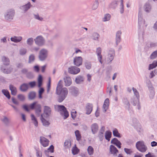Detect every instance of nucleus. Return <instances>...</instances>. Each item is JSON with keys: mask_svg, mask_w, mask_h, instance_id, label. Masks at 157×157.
<instances>
[{"mask_svg": "<svg viewBox=\"0 0 157 157\" xmlns=\"http://www.w3.org/2000/svg\"><path fill=\"white\" fill-rule=\"evenodd\" d=\"M31 120L33 121L34 125L36 127L37 126H38V122L36 118L33 114H31Z\"/></svg>", "mask_w": 157, "mask_h": 157, "instance_id": "41", "label": "nucleus"}, {"mask_svg": "<svg viewBox=\"0 0 157 157\" xmlns=\"http://www.w3.org/2000/svg\"><path fill=\"white\" fill-rule=\"evenodd\" d=\"M91 128L93 134H94L98 132L99 127L97 123H94L91 125Z\"/></svg>", "mask_w": 157, "mask_h": 157, "instance_id": "17", "label": "nucleus"}, {"mask_svg": "<svg viewBox=\"0 0 157 157\" xmlns=\"http://www.w3.org/2000/svg\"><path fill=\"white\" fill-rule=\"evenodd\" d=\"M40 119L42 123H43V125L46 126L48 127L49 125L50 124V123L48 121H46L43 117V114H42L41 115Z\"/></svg>", "mask_w": 157, "mask_h": 157, "instance_id": "30", "label": "nucleus"}, {"mask_svg": "<svg viewBox=\"0 0 157 157\" xmlns=\"http://www.w3.org/2000/svg\"><path fill=\"white\" fill-rule=\"evenodd\" d=\"M44 111V113L46 117H48L51 114V109L48 106H45Z\"/></svg>", "mask_w": 157, "mask_h": 157, "instance_id": "14", "label": "nucleus"}, {"mask_svg": "<svg viewBox=\"0 0 157 157\" xmlns=\"http://www.w3.org/2000/svg\"><path fill=\"white\" fill-rule=\"evenodd\" d=\"M157 66V61H154L152 64H150L149 65L148 70H151L155 68Z\"/></svg>", "mask_w": 157, "mask_h": 157, "instance_id": "40", "label": "nucleus"}, {"mask_svg": "<svg viewBox=\"0 0 157 157\" xmlns=\"http://www.w3.org/2000/svg\"><path fill=\"white\" fill-rule=\"evenodd\" d=\"M36 92L34 91H31L29 92L28 94V98L29 100H33L36 97Z\"/></svg>", "mask_w": 157, "mask_h": 157, "instance_id": "31", "label": "nucleus"}, {"mask_svg": "<svg viewBox=\"0 0 157 157\" xmlns=\"http://www.w3.org/2000/svg\"><path fill=\"white\" fill-rule=\"evenodd\" d=\"M85 65L86 68L88 70L90 69L91 68L92 64L90 62L86 61L85 62Z\"/></svg>", "mask_w": 157, "mask_h": 157, "instance_id": "43", "label": "nucleus"}, {"mask_svg": "<svg viewBox=\"0 0 157 157\" xmlns=\"http://www.w3.org/2000/svg\"><path fill=\"white\" fill-rule=\"evenodd\" d=\"M27 50L26 49L23 48L19 50V54L20 55L23 56L26 54Z\"/></svg>", "mask_w": 157, "mask_h": 157, "instance_id": "55", "label": "nucleus"}, {"mask_svg": "<svg viewBox=\"0 0 157 157\" xmlns=\"http://www.w3.org/2000/svg\"><path fill=\"white\" fill-rule=\"evenodd\" d=\"M49 142V141L45 137L43 136L40 137V142L44 147L48 146Z\"/></svg>", "mask_w": 157, "mask_h": 157, "instance_id": "13", "label": "nucleus"}, {"mask_svg": "<svg viewBox=\"0 0 157 157\" xmlns=\"http://www.w3.org/2000/svg\"><path fill=\"white\" fill-rule=\"evenodd\" d=\"M93 109V105L92 104L88 103L87 104L86 107V114H90L91 112Z\"/></svg>", "mask_w": 157, "mask_h": 157, "instance_id": "19", "label": "nucleus"}, {"mask_svg": "<svg viewBox=\"0 0 157 157\" xmlns=\"http://www.w3.org/2000/svg\"><path fill=\"white\" fill-rule=\"evenodd\" d=\"M11 66L7 67L6 66H2L1 68L2 71L4 73L8 74L10 73L13 70Z\"/></svg>", "mask_w": 157, "mask_h": 157, "instance_id": "12", "label": "nucleus"}, {"mask_svg": "<svg viewBox=\"0 0 157 157\" xmlns=\"http://www.w3.org/2000/svg\"><path fill=\"white\" fill-rule=\"evenodd\" d=\"M99 36L100 35L99 34L97 33L94 32L93 34L92 37H93V39L94 40H98Z\"/></svg>", "mask_w": 157, "mask_h": 157, "instance_id": "48", "label": "nucleus"}, {"mask_svg": "<svg viewBox=\"0 0 157 157\" xmlns=\"http://www.w3.org/2000/svg\"><path fill=\"white\" fill-rule=\"evenodd\" d=\"M119 2L118 0H114L112 1L109 5L110 9H115L117 6Z\"/></svg>", "mask_w": 157, "mask_h": 157, "instance_id": "16", "label": "nucleus"}, {"mask_svg": "<svg viewBox=\"0 0 157 157\" xmlns=\"http://www.w3.org/2000/svg\"><path fill=\"white\" fill-rule=\"evenodd\" d=\"M2 60L3 64L6 66L9 65L10 63V61L9 59L5 56H3L2 57Z\"/></svg>", "mask_w": 157, "mask_h": 157, "instance_id": "28", "label": "nucleus"}, {"mask_svg": "<svg viewBox=\"0 0 157 157\" xmlns=\"http://www.w3.org/2000/svg\"><path fill=\"white\" fill-rule=\"evenodd\" d=\"M124 150L125 152L127 154H130L131 153H132V151L130 149L127 148H124Z\"/></svg>", "mask_w": 157, "mask_h": 157, "instance_id": "62", "label": "nucleus"}, {"mask_svg": "<svg viewBox=\"0 0 157 157\" xmlns=\"http://www.w3.org/2000/svg\"><path fill=\"white\" fill-rule=\"evenodd\" d=\"M87 151L90 155H92L94 153V149L91 146H89L87 149Z\"/></svg>", "mask_w": 157, "mask_h": 157, "instance_id": "46", "label": "nucleus"}, {"mask_svg": "<svg viewBox=\"0 0 157 157\" xmlns=\"http://www.w3.org/2000/svg\"><path fill=\"white\" fill-rule=\"evenodd\" d=\"M65 86H70L72 83V80L71 78L66 77L64 78Z\"/></svg>", "mask_w": 157, "mask_h": 157, "instance_id": "23", "label": "nucleus"}, {"mask_svg": "<svg viewBox=\"0 0 157 157\" xmlns=\"http://www.w3.org/2000/svg\"><path fill=\"white\" fill-rule=\"evenodd\" d=\"M110 151L111 153L113 154L114 156L117 155V152L118 151L116 147L112 145L110 146Z\"/></svg>", "mask_w": 157, "mask_h": 157, "instance_id": "25", "label": "nucleus"}, {"mask_svg": "<svg viewBox=\"0 0 157 157\" xmlns=\"http://www.w3.org/2000/svg\"><path fill=\"white\" fill-rule=\"evenodd\" d=\"M75 135L76 138V140L78 141H79L81 139V136L79 133V132L78 130H77L75 132Z\"/></svg>", "mask_w": 157, "mask_h": 157, "instance_id": "47", "label": "nucleus"}, {"mask_svg": "<svg viewBox=\"0 0 157 157\" xmlns=\"http://www.w3.org/2000/svg\"><path fill=\"white\" fill-rule=\"evenodd\" d=\"M36 155L37 157H42V152L38 150H36Z\"/></svg>", "mask_w": 157, "mask_h": 157, "instance_id": "63", "label": "nucleus"}, {"mask_svg": "<svg viewBox=\"0 0 157 157\" xmlns=\"http://www.w3.org/2000/svg\"><path fill=\"white\" fill-rule=\"evenodd\" d=\"M121 4L120 5V12L122 14L124 13V5H123V0H121Z\"/></svg>", "mask_w": 157, "mask_h": 157, "instance_id": "50", "label": "nucleus"}, {"mask_svg": "<svg viewBox=\"0 0 157 157\" xmlns=\"http://www.w3.org/2000/svg\"><path fill=\"white\" fill-rule=\"evenodd\" d=\"M157 57V50L154 52L150 56L151 59H154Z\"/></svg>", "mask_w": 157, "mask_h": 157, "instance_id": "58", "label": "nucleus"}, {"mask_svg": "<svg viewBox=\"0 0 157 157\" xmlns=\"http://www.w3.org/2000/svg\"><path fill=\"white\" fill-rule=\"evenodd\" d=\"M155 70L152 71L149 75V77L150 78H152L155 76Z\"/></svg>", "mask_w": 157, "mask_h": 157, "instance_id": "60", "label": "nucleus"}, {"mask_svg": "<svg viewBox=\"0 0 157 157\" xmlns=\"http://www.w3.org/2000/svg\"><path fill=\"white\" fill-rule=\"evenodd\" d=\"M26 75L27 77L29 79L33 78L34 77L33 73L31 72H28Z\"/></svg>", "mask_w": 157, "mask_h": 157, "instance_id": "56", "label": "nucleus"}, {"mask_svg": "<svg viewBox=\"0 0 157 157\" xmlns=\"http://www.w3.org/2000/svg\"><path fill=\"white\" fill-rule=\"evenodd\" d=\"M111 17V16L109 14H106L105 15L104 17L102 19V21L105 22L109 21Z\"/></svg>", "mask_w": 157, "mask_h": 157, "instance_id": "45", "label": "nucleus"}, {"mask_svg": "<svg viewBox=\"0 0 157 157\" xmlns=\"http://www.w3.org/2000/svg\"><path fill=\"white\" fill-rule=\"evenodd\" d=\"M145 156V157H157V156L152 154L149 152L147 154H146Z\"/></svg>", "mask_w": 157, "mask_h": 157, "instance_id": "64", "label": "nucleus"}, {"mask_svg": "<svg viewBox=\"0 0 157 157\" xmlns=\"http://www.w3.org/2000/svg\"><path fill=\"white\" fill-rule=\"evenodd\" d=\"M27 43L29 45H31L33 43V38H28L27 40Z\"/></svg>", "mask_w": 157, "mask_h": 157, "instance_id": "52", "label": "nucleus"}, {"mask_svg": "<svg viewBox=\"0 0 157 157\" xmlns=\"http://www.w3.org/2000/svg\"><path fill=\"white\" fill-rule=\"evenodd\" d=\"M101 49L100 47H98L97 48L96 52L98 56V58L99 62L101 63H102V62L101 61V59L102 58V56L101 55Z\"/></svg>", "mask_w": 157, "mask_h": 157, "instance_id": "15", "label": "nucleus"}, {"mask_svg": "<svg viewBox=\"0 0 157 157\" xmlns=\"http://www.w3.org/2000/svg\"><path fill=\"white\" fill-rule=\"evenodd\" d=\"M132 90L134 92V95L136 96V98H139V94L136 88H135L134 87L132 88Z\"/></svg>", "mask_w": 157, "mask_h": 157, "instance_id": "51", "label": "nucleus"}, {"mask_svg": "<svg viewBox=\"0 0 157 157\" xmlns=\"http://www.w3.org/2000/svg\"><path fill=\"white\" fill-rule=\"evenodd\" d=\"M34 17L35 19L40 21H42L43 18L41 17H40L38 13L36 14H33Z\"/></svg>", "mask_w": 157, "mask_h": 157, "instance_id": "53", "label": "nucleus"}, {"mask_svg": "<svg viewBox=\"0 0 157 157\" xmlns=\"http://www.w3.org/2000/svg\"><path fill=\"white\" fill-rule=\"evenodd\" d=\"M15 14L14 10L9 9L6 10L4 14L5 19L7 21H10L13 19Z\"/></svg>", "mask_w": 157, "mask_h": 157, "instance_id": "4", "label": "nucleus"}, {"mask_svg": "<svg viewBox=\"0 0 157 157\" xmlns=\"http://www.w3.org/2000/svg\"><path fill=\"white\" fill-rule=\"evenodd\" d=\"M35 56L34 54H31L29 57L28 63H31L33 62L35 60Z\"/></svg>", "mask_w": 157, "mask_h": 157, "instance_id": "49", "label": "nucleus"}, {"mask_svg": "<svg viewBox=\"0 0 157 157\" xmlns=\"http://www.w3.org/2000/svg\"><path fill=\"white\" fill-rule=\"evenodd\" d=\"M122 32L121 31H118L116 34V44L117 45L118 44L121 42V36Z\"/></svg>", "mask_w": 157, "mask_h": 157, "instance_id": "20", "label": "nucleus"}, {"mask_svg": "<svg viewBox=\"0 0 157 157\" xmlns=\"http://www.w3.org/2000/svg\"><path fill=\"white\" fill-rule=\"evenodd\" d=\"M47 57V51L44 49H41L39 55V59L43 61Z\"/></svg>", "mask_w": 157, "mask_h": 157, "instance_id": "8", "label": "nucleus"}, {"mask_svg": "<svg viewBox=\"0 0 157 157\" xmlns=\"http://www.w3.org/2000/svg\"><path fill=\"white\" fill-rule=\"evenodd\" d=\"M22 39V37L21 36H14L10 38L11 40L15 43H18Z\"/></svg>", "mask_w": 157, "mask_h": 157, "instance_id": "27", "label": "nucleus"}, {"mask_svg": "<svg viewBox=\"0 0 157 157\" xmlns=\"http://www.w3.org/2000/svg\"><path fill=\"white\" fill-rule=\"evenodd\" d=\"M98 1V0H95L94 2L92 7V10H95L97 8L99 5Z\"/></svg>", "mask_w": 157, "mask_h": 157, "instance_id": "44", "label": "nucleus"}, {"mask_svg": "<svg viewBox=\"0 0 157 157\" xmlns=\"http://www.w3.org/2000/svg\"><path fill=\"white\" fill-rule=\"evenodd\" d=\"M64 145L66 148H70L71 147V144L69 140H67L65 141Z\"/></svg>", "mask_w": 157, "mask_h": 157, "instance_id": "36", "label": "nucleus"}, {"mask_svg": "<svg viewBox=\"0 0 157 157\" xmlns=\"http://www.w3.org/2000/svg\"><path fill=\"white\" fill-rule=\"evenodd\" d=\"M113 134L114 136L116 137L121 138V136L120 135V133L119 132L117 129L115 128L113 131Z\"/></svg>", "mask_w": 157, "mask_h": 157, "instance_id": "38", "label": "nucleus"}, {"mask_svg": "<svg viewBox=\"0 0 157 157\" xmlns=\"http://www.w3.org/2000/svg\"><path fill=\"white\" fill-rule=\"evenodd\" d=\"M18 98L20 101H23L25 99V96L22 94H19L17 95Z\"/></svg>", "mask_w": 157, "mask_h": 157, "instance_id": "57", "label": "nucleus"}, {"mask_svg": "<svg viewBox=\"0 0 157 157\" xmlns=\"http://www.w3.org/2000/svg\"><path fill=\"white\" fill-rule=\"evenodd\" d=\"M84 79L83 76L78 75L76 78L75 82L77 84H79L83 82Z\"/></svg>", "mask_w": 157, "mask_h": 157, "instance_id": "26", "label": "nucleus"}, {"mask_svg": "<svg viewBox=\"0 0 157 157\" xmlns=\"http://www.w3.org/2000/svg\"><path fill=\"white\" fill-rule=\"evenodd\" d=\"M68 91L66 87L56 89V93L59 95L57 101L59 102H62L66 98Z\"/></svg>", "mask_w": 157, "mask_h": 157, "instance_id": "1", "label": "nucleus"}, {"mask_svg": "<svg viewBox=\"0 0 157 157\" xmlns=\"http://www.w3.org/2000/svg\"><path fill=\"white\" fill-rule=\"evenodd\" d=\"M147 85L149 91V97L150 99H153L155 95V89L150 80L147 81Z\"/></svg>", "mask_w": 157, "mask_h": 157, "instance_id": "5", "label": "nucleus"}, {"mask_svg": "<svg viewBox=\"0 0 157 157\" xmlns=\"http://www.w3.org/2000/svg\"><path fill=\"white\" fill-rule=\"evenodd\" d=\"M123 102L126 109L129 111L130 109V104L127 98H124L123 100Z\"/></svg>", "mask_w": 157, "mask_h": 157, "instance_id": "24", "label": "nucleus"}, {"mask_svg": "<svg viewBox=\"0 0 157 157\" xmlns=\"http://www.w3.org/2000/svg\"><path fill=\"white\" fill-rule=\"evenodd\" d=\"M112 136V132L109 131H107L105 132V139L108 140L109 141L110 138Z\"/></svg>", "mask_w": 157, "mask_h": 157, "instance_id": "34", "label": "nucleus"}, {"mask_svg": "<svg viewBox=\"0 0 157 157\" xmlns=\"http://www.w3.org/2000/svg\"><path fill=\"white\" fill-rule=\"evenodd\" d=\"M144 10L147 13H149L151 9V5L148 3H146L144 6Z\"/></svg>", "mask_w": 157, "mask_h": 157, "instance_id": "32", "label": "nucleus"}, {"mask_svg": "<svg viewBox=\"0 0 157 157\" xmlns=\"http://www.w3.org/2000/svg\"><path fill=\"white\" fill-rule=\"evenodd\" d=\"M68 72L71 74L75 75L80 71V69L77 66H72L68 68Z\"/></svg>", "mask_w": 157, "mask_h": 157, "instance_id": "9", "label": "nucleus"}, {"mask_svg": "<svg viewBox=\"0 0 157 157\" xmlns=\"http://www.w3.org/2000/svg\"><path fill=\"white\" fill-rule=\"evenodd\" d=\"M1 120L6 125H8L10 123V120L7 117L4 116L3 118H2Z\"/></svg>", "mask_w": 157, "mask_h": 157, "instance_id": "39", "label": "nucleus"}, {"mask_svg": "<svg viewBox=\"0 0 157 157\" xmlns=\"http://www.w3.org/2000/svg\"><path fill=\"white\" fill-rule=\"evenodd\" d=\"M136 147L137 149L142 152H145L147 150V146L145 145L144 142L143 141H139L136 144Z\"/></svg>", "mask_w": 157, "mask_h": 157, "instance_id": "6", "label": "nucleus"}, {"mask_svg": "<svg viewBox=\"0 0 157 157\" xmlns=\"http://www.w3.org/2000/svg\"><path fill=\"white\" fill-rule=\"evenodd\" d=\"M43 78L41 75H39L37 79L38 86L40 88L38 91V98L39 99H42L43 98L42 94L44 91V88L41 87V86L43 84Z\"/></svg>", "mask_w": 157, "mask_h": 157, "instance_id": "2", "label": "nucleus"}, {"mask_svg": "<svg viewBox=\"0 0 157 157\" xmlns=\"http://www.w3.org/2000/svg\"><path fill=\"white\" fill-rule=\"evenodd\" d=\"M77 112L75 109L72 110L71 112V117L73 120H75Z\"/></svg>", "mask_w": 157, "mask_h": 157, "instance_id": "54", "label": "nucleus"}, {"mask_svg": "<svg viewBox=\"0 0 157 157\" xmlns=\"http://www.w3.org/2000/svg\"><path fill=\"white\" fill-rule=\"evenodd\" d=\"M29 85L31 88H33L36 86V82L35 81L31 82L29 83Z\"/></svg>", "mask_w": 157, "mask_h": 157, "instance_id": "61", "label": "nucleus"}, {"mask_svg": "<svg viewBox=\"0 0 157 157\" xmlns=\"http://www.w3.org/2000/svg\"><path fill=\"white\" fill-rule=\"evenodd\" d=\"M138 24L139 26L145 24L144 21L143 20L142 18H138Z\"/></svg>", "mask_w": 157, "mask_h": 157, "instance_id": "59", "label": "nucleus"}, {"mask_svg": "<svg viewBox=\"0 0 157 157\" xmlns=\"http://www.w3.org/2000/svg\"><path fill=\"white\" fill-rule=\"evenodd\" d=\"M72 153L74 155L77 154L79 152V150L77 147L76 145L73 147L72 149Z\"/></svg>", "mask_w": 157, "mask_h": 157, "instance_id": "42", "label": "nucleus"}, {"mask_svg": "<svg viewBox=\"0 0 157 157\" xmlns=\"http://www.w3.org/2000/svg\"><path fill=\"white\" fill-rule=\"evenodd\" d=\"M30 3L28 2V3L25 5L21 6L20 9L22 11L23 13H26L32 6Z\"/></svg>", "mask_w": 157, "mask_h": 157, "instance_id": "11", "label": "nucleus"}, {"mask_svg": "<svg viewBox=\"0 0 157 157\" xmlns=\"http://www.w3.org/2000/svg\"><path fill=\"white\" fill-rule=\"evenodd\" d=\"M55 108H57L58 112L60 113L62 115H63L64 119L67 118L69 116V113L66 108L63 105H58L55 106Z\"/></svg>", "mask_w": 157, "mask_h": 157, "instance_id": "3", "label": "nucleus"}, {"mask_svg": "<svg viewBox=\"0 0 157 157\" xmlns=\"http://www.w3.org/2000/svg\"><path fill=\"white\" fill-rule=\"evenodd\" d=\"M2 93L8 99L10 98V96L9 92L6 90L3 89L2 90Z\"/></svg>", "mask_w": 157, "mask_h": 157, "instance_id": "37", "label": "nucleus"}, {"mask_svg": "<svg viewBox=\"0 0 157 157\" xmlns=\"http://www.w3.org/2000/svg\"><path fill=\"white\" fill-rule=\"evenodd\" d=\"M109 105V100L107 98L105 99L103 105V112L105 113L108 108Z\"/></svg>", "mask_w": 157, "mask_h": 157, "instance_id": "21", "label": "nucleus"}, {"mask_svg": "<svg viewBox=\"0 0 157 157\" xmlns=\"http://www.w3.org/2000/svg\"><path fill=\"white\" fill-rule=\"evenodd\" d=\"M82 59L81 56L75 57L74 59V64L77 67H79L82 64Z\"/></svg>", "mask_w": 157, "mask_h": 157, "instance_id": "10", "label": "nucleus"}, {"mask_svg": "<svg viewBox=\"0 0 157 157\" xmlns=\"http://www.w3.org/2000/svg\"><path fill=\"white\" fill-rule=\"evenodd\" d=\"M9 88L11 90V94L13 95H15L17 91L16 88L11 84L10 85Z\"/></svg>", "mask_w": 157, "mask_h": 157, "instance_id": "29", "label": "nucleus"}, {"mask_svg": "<svg viewBox=\"0 0 157 157\" xmlns=\"http://www.w3.org/2000/svg\"><path fill=\"white\" fill-rule=\"evenodd\" d=\"M114 51H112L110 52L109 54V63H110L111 61L113 60L114 58Z\"/></svg>", "mask_w": 157, "mask_h": 157, "instance_id": "33", "label": "nucleus"}, {"mask_svg": "<svg viewBox=\"0 0 157 157\" xmlns=\"http://www.w3.org/2000/svg\"><path fill=\"white\" fill-rule=\"evenodd\" d=\"M69 89L73 95L76 96L78 94V89L75 86H71Z\"/></svg>", "mask_w": 157, "mask_h": 157, "instance_id": "18", "label": "nucleus"}, {"mask_svg": "<svg viewBox=\"0 0 157 157\" xmlns=\"http://www.w3.org/2000/svg\"><path fill=\"white\" fill-rule=\"evenodd\" d=\"M139 98H132L131 102L134 106H136L139 101Z\"/></svg>", "mask_w": 157, "mask_h": 157, "instance_id": "35", "label": "nucleus"}, {"mask_svg": "<svg viewBox=\"0 0 157 157\" xmlns=\"http://www.w3.org/2000/svg\"><path fill=\"white\" fill-rule=\"evenodd\" d=\"M35 44L38 46H41L43 45L45 42L44 38L41 36H38L34 39Z\"/></svg>", "mask_w": 157, "mask_h": 157, "instance_id": "7", "label": "nucleus"}, {"mask_svg": "<svg viewBox=\"0 0 157 157\" xmlns=\"http://www.w3.org/2000/svg\"><path fill=\"white\" fill-rule=\"evenodd\" d=\"M28 88V84L27 83H24L20 86L19 89L21 91L25 92L27 90Z\"/></svg>", "mask_w": 157, "mask_h": 157, "instance_id": "22", "label": "nucleus"}]
</instances>
